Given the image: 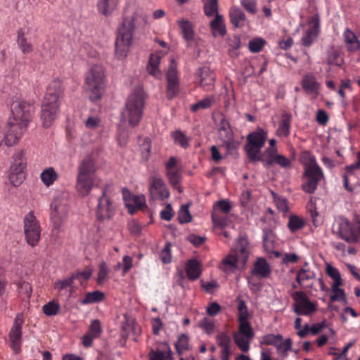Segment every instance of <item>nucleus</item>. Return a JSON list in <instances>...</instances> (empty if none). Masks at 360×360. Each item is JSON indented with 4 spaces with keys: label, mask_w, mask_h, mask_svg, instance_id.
<instances>
[{
    "label": "nucleus",
    "mask_w": 360,
    "mask_h": 360,
    "mask_svg": "<svg viewBox=\"0 0 360 360\" xmlns=\"http://www.w3.org/2000/svg\"><path fill=\"white\" fill-rule=\"evenodd\" d=\"M146 23V16L137 13L123 20L115 41V54L118 58L122 59L127 56L135 27Z\"/></svg>",
    "instance_id": "1"
},
{
    "label": "nucleus",
    "mask_w": 360,
    "mask_h": 360,
    "mask_svg": "<svg viewBox=\"0 0 360 360\" xmlns=\"http://www.w3.org/2000/svg\"><path fill=\"white\" fill-rule=\"evenodd\" d=\"M146 94L141 86L135 87L128 96L121 113V123L136 127L140 122L145 106Z\"/></svg>",
    "instance_id": "2"
},
{
    "label": "nucleus",
    "mask_w": 360,
    "mask_h": 360,
    "mask_svg": "<svg viewBox=\"0 0 360 360\" xmlns=\"http://www.w3.org/2000/svg\"><path fill=\"white\" fill-rule=\"evenodd\" d=\"M63 88L59 79L52 81L48 88L41 107V116L43 125L47 128L56 117L59 107V98Z\"/></svg>",
    "instance_id": "3"
},
{
    "label": "nucleus",
    "mask_w": 360,
    "mask_h": 360,
    "mask_svg": "<svg viewBox=\"0 0 360 360\" xmlns=\"http://www.w3.org/2000/svg\"><path fill=\"white\" fill-rule=\"evenodd\" d=\"M86 91L91 101L101 98L105 88V72L100 65H94L88 70L85 78Z\"/></svg>",
    "instance_id": "4"
},
{
    "label": "nucleus",
    "mask_w": 360,
    "mask_h": 360,
    "mask_svg": "<svg viewBox=\"0 0 360 360\" xmlns=\"http://www.w3.org/2000/svg\"><path fill=\"white\" fill-rule=\"evenodd\" d=\"M248 257L247 241L241 238L239 240L238 244L235 249L222 259L219 268L226 274L232 273L238 269L240 262L245 266Z\"/></svg>",
    "instance_id": "5"
},
{
    "label": "nucleus",
    "mask_w": 360,
    "mask_h": 360,
    "mask_svg": "<svg viewBox=\"0 0 360 360\" xmlns=\"http://www.w3.org/2000/svg\"><path fill=\"white\" fill-rule=\"evenodd\" d=\"M115 189L112 184L105 185L102 189L101 195L98 198L96 210V217L99 220L110 219L115 214L114 202Z\"/></svg>",
    "instance_id": "6"
},
{
    "label": "nucleus",
    "mask_w": 360,
    "mask_h": 360,
    "mask_svg": "<svg viewBox=\"0 0 360 360\" xmlns=\"http://www.w3.org/2000/svg\"><path fill=\"white\" fill-rule=\"evenodd\" d=\"M266 138L267 133L262 129L248 135L245 150L250 162L263 160L264 156L261 155V149L264 146Z\"/></svg>",
    "instance_id": "7"
},
{
    "label": "nucleus",
    "mask_w": 360,
    "mask_h": 360,
    "mask_svg": "<svg viewBox=\"0 0 360 360\" xmlns=\"http://www.w3.org/2000/svg\"><path fill=\"white\" fill-rule=\"evenodd\" d=\"M50 219L55 230L59 232L65 224L68 217V198L58 196L51 204Z\"/></svg>",
    "instance_id": "8"
},
{
    "label": "nucleus",
    "mask_w": 360,
    "mask_h": 360,
    "mask_svg": "<svg viewBox=\"0 0 360 360\" xmlns=\"http://www.w3.org/2000/svg\"><path fill=\"white\" fill-rule=\"evenodd\" d=\"M27 158L23 150H17L13 155L10 167L9 180L14 186H19L25 179Z\"/></svg>",
    "instance_id": "9"
},
{
    "label": "nucleus",
    "mask_w": 360,
    "mask_h": 360,
    "mask_svg": "<svg viewBox=\"0 0 360 360\" xmlns=\"http://www.w3.org/2000/svg\"><path fill=\"white\" fill-rule=\"evenodd\" d=\"M24 233L28 245H37L41 238V226L33 211L29 212L24 217Z\"/></svg>",
    "instance_id": "10"
},
{
    "label": "nucleus",
    "mask_w": 360,
    "mask_h": 360,
    "mask_svg": "<svg viewBox=\"0 0 360 360\" xmlns=\"http://www.w3.org/2000/svg\"><path fill=\"white\" fill-rule=\"evenodd\" d=\"M338 233L340 238L349 243L360 241V221L351 223L347 219L340 217L338 220Z\"/></svg>",
    "instance_id": "11"
},
{
    "label": "nucleus",
    "mask_w": 360,
    "mask_h": 360,
    "mask_svg": "<svg viewBox=\"0 0 360 360\" xmlns=\"http://www.w3.org/2000/svg\"><path fill=\"white\" fill-rule=\"evenodd\" d=\"M304 177L306 181L302 185L303 191L308 193H313L319 182L323 179L324 176L320 167L315 162H311L306 167Z\"/></svg>",
    "instance_id": "12"
},
{
    "label": "nucleus",
    "mask_w": 360,
    "mask_h": 360,
    "mask_svg": "<svg viewBox=\"0 0 360 360\" xmlns=\"http://www.w3.org/2000/svg\"><path fill=\"white\" fill-rule=\"evenodd\" d=\"M11 108L12 116L9 119H13V121L27 126L32 118V104L27 101H15Z\"/></svg>",
    "instance_id": "13"
},
{
    "label": "nucleus",
    "mask_w": 360,
    "mask_h": 360,
    "mask_svg": "<svg viewBox=\"0 0 360 360\" xmlns=\"http://www.w3.org/2000/svg\"><path fill=\"white\" fill-rule=\"evenodd\" d=\"M254 338L253 330L248 321L239 322L238 331L233 334L236 344L243 352H248L250 342Z\"/></svg>",
    "instance_id": "14"
},
{
    "label": "nucleus",
    "mask_w": 360,
    "mask_h": 360,
    "mask_svg": "<svg viewBox=\"0 0 360 360\" xmlns=\"http://www.w3.org/2000/svg\"><path fill=\"white\" fill-rule=\"evenodd\" d=\"M295 303L294 312L297 315L309 316L316 311V306L311 302L305 293L296 291L292 295Z\"/></svg>",
    "instance_id": "15"
},
{
    "label": "nucleus",
    "mask_w": 360,
    "mask_h": 360,
    "mask_svg": "<svg viewBox=\"0 0 360 360\" xmlns=\"http://www.w3.org/2000/svg\"><path fill=\"white\" fill-rule=\"evenodd\" d=\"M27 126L23 123H18L13 121V119H8L7 129L4 134V141L7 146L15 145L22 138L27 129Z\"/></svg>",
    "instance_id": "16"
},
{
    "label": "nucleus",
    "mask_w": 360,
    "mask_h": 360,
    "mask_svg": "<svg viewBox=\"0 0 360 360\" xmlns=\"http://www.w3.org/2000/svg\"><path fill=\"white\" fill-rule=\"evenodd\" d=\"M176 68L177 65L174 59H172L167 70V96L169 99L173 98L179 92V78Z\"/></svg>",
    "instance_id": "17"
},
{
    "label": "nucleus",
    "mask_w": 360,
    "mask_h": 360,
    "mask_svg": "<svg viewBox=\"0 0 360 360\" xmlns=\"http://www.w3.org/2000/svg\"><path fill=\"white\" fill-rule=\"evenodd\" d=\"M24 320L21 314H18L14 320V323L9 333V339L11 347L15 353L20 351L22 344V326Z\"/></svg>",
    "instance_id": "18"
},
{
    "label": "nucleus",
    "mask_w": 360,
    "mask_h": 360,
    "mask_svg": "<svg viewBox=\"0 0 360 360\" xmlns=\"http://www.w3.org/2000/svg\"><path fill=\"white\" fill-rule=\"evenodd\" d=\"M149 191L150 197L153 200H164L169 196V192L163 180L157 175L150 178Z\"/></svg>",
    "instance_id": "19"
},
{
    "label": "nucleus",
    "mask_w": 360,
    "mask_h": 360,
    "mask_svg": "<svg viewBox=\"0 0 360 360\" xmlns=\"http://www.w3.org/2000/svg\"><path fill=\"white\" fill-rule=\"evenodd\" d=\"M122 194L126 206L131 214L137 210L144 206L145 197L143 195H132L130 192L125 188L122 189Z\"/></svg>",
    "instance_id": "20"
},
{
    "label": "nucleus",
    "mask_w": 360,
    "mask_h": 360,
    "mask_svg": "<svg viewBox=\"0 0 360 360\" xmlns=\"http://www.w3.org/2000/svg\"><path fill=\"white\" fill-rule=\"evenodd\" d=\"M199 85L205 91H212L214 89V75L208 67H202L198 69L196 73Z\"/></svg>",
    "instance_id": "21"
},
{
    "label": "nucleus",
    "mask_w": 360,
    "mask_h": 360,
    "mask_svg": "<svg viewBox=\"0 0 360 360\" xmlns=\"http://www.w3.org/2000/svg\"><path fill=\"white\" fill-rule=\"evenodd\" d=\"M271 273V268L266 259L258 257L253 264L251 274L259 278H269Z\"/></svg>",
    "instance_id": "22"
},
{
    "label": "nucleus",
    "mask_w": 360,
    "mask_h": 360,
    "mask_svg": "<svg viewBox=\"0 0 360 360\" xmlns=\"http://www.w3.org/2000/svg\"><path fill=\"white\" fill-rule=\"evenodd\" d=\"M101 333V322L98 319L92 321L88 332L82 338L83 345L86 347L91 346L94 339L100 337Z\"/></svg>",
    "instance_id": "23"
},
{
    "label": "nucleus",
    "mask_w": 360,
    "mask_h": 360,
    "mask_svg": "<svg viewBox=\"0 0 360 360\" xmlns=\"http://www.w3.org/2000/svg\"><path fill=\"white\" fill-rule=\"evenodd\" d=\"M96 177L78 176L77 191L82 196L87 195L96 184Z\"/></svg>",
    "instance_id": "24"
},
{
    "label": "nucleus",
    "mask_w": 360,
    "mask_h": 360,
    "mask_svg": "<svg viewBox=\"0 0 360 360\" xmlns=\"http://www.w3.org/2000/svg\"><path fill=\"white\" fill-rule=\"evenodd\" d=\"M164 53L158 52L152 53L150 56L147 70L148 73L156 78L161 77V71L159 68L160 60L164 56Z\"/></svg>",
    "instance_id": "25"
},
{
    "label": "nucleus",
    "mask_w": 360,
    "mask_h": 360,
    "mask_svg": "<svg viewBox=\"0 0 360 360\" xmlns=\"http://www.w3.org/2000/svg\"><path fill=\"white\" fill-rule=\"evenodd\" d=\"M302 86L308 94L316 96L319 93L320 85L314 76L311 74H307L304 76L302 80Z\"/></svg>",
    "instance_id": "26"
},
{
    "label": "nucleus",
    "mask_w": 360,
    "mask_h": 360,
    "mask_svg": "<svg viewBox=\"0 0 360 360\" xmlns=\"http://www.w3.org/2000/svg\"><path fill=\"white\" fill-rule=\"evenodd\" d=\"M96 168L92 159L87 157L83 160L79 167L78 176L96 177Z\"/></svg>",
    "instance_id": "27"
},
{
    "label": "nucleus",
    "mask_w": 360,
    "mask_h": 360,
    "mask_svg": "<svg viewBox=\"0 0 360 360\" xmlns=\"http://www.w3.org/2000/svg\"><path fill=\"white\" fill-rule=\"evenodd\" d=\"M210 27L214 37L218 35L224 37L226 33V27L222 15L217 13L215 18L210 22Z\"/></svg>",
    "instance_id": "28"
},
{
    "label": "nucleus",
    "mask_w": 360,
    "mask_h": 360,
    "mask_svg": "<svg viewBox=\"0 0 360 360\" xmlns=\"http://www.w3.org/2000/svg\"><path fill=\"white\" fill-rule=\"evenodd\" d=\"M229 16L231 23L236 27H241L245 25L246 17L243 11L239 8L233 6L229 11Z\"/></svg>",
    "instance_id": "29"
},
{
    "label": "nucleus",
    "mask_w": 360,
    "mask_h": 360,
    "mask_svg": "<svg viewBox=\"0 0 360 360\" xmlns=\"http://www.w3.org/2000/svg\"><path fill=\"white\" fill-rule=\"evenodd\" d=\"M118 2L119 0H98V10L103 15H110L116 9Z\"/></svg>",
    "instance_id": "30"
},
{
    "label": "nucleus",
    "mask_w": 360,
    "mask_h": 360,
    "mask_svg": "<svg viewBox=\"0 0 360 360\" xmlns=\"http://www.w3.org/2000/svg\"><path fill=\"white\" fill-rule=\"evenodd\" d=\"M186 271L189 279L198 278L201 274L200 263L196 259H190L186 264Z\"/></svg>",
    "instance_id": "31"
},
{
    "label": "nucleus",
    "mask_w": 360,
    "mask_h": 360,
    "mask_svg": "<svg viewBox=\"0 0 360 360\" xmlns=\"http://www.w3.org/2000/svg\"><path fill=\"white\" fill-rule=\"evenodd\" d=\"M345 42L349 51H354L360 49V41L353 32L346 30L344 32Z\"/></svg>",
    "instance_id": "32"
},
{
    "label": "nucleus",
    "mask_w": 360,
    "mask_h": 360,
    "mask_svg": "<svg viewBox=\"0 0 360 360\" xmlns=\"http://www.w3.org/2000/svg\"><path fill=\"white\" fill-rule=\"evenodd\" d=\"M263 244L264 250L267 253H270L275 248L276 245V236L271 230H264Z\"/></svg>",
    "instance_id": "33"
},
{
    "label": "nucleus",
    "mask_w": 360,
    "mask_h": 360,
    "mask_svg": "<svg viewBox=\"0 0 360 360\" xmlns=\"http://www.w3.org/2000/svg\"><path fill=\"white\" fill-rule=\"evenodd\" d=\"M58 175L53 167H48L43 170L40 179L46 186H51L58 179Z\"/></svg>",
    "instance_id": "34"
},
{
    "label": "nucleus",
    "mask_w": 360,
    "mask_h": 360,
    "mask_svg": "<svg viewBox=\"0 0 360 360\" xmlns=\"http://www.w3.org/2000/svg\"><path fill=\"white\" fill-rule=\"evenodd\" d=\"M291 117L288 113H283L276 134L280 136H288L290 134Z\"/></svg>",
    "instance_id": "35"
},
{
    "label": "nucleus",
    "mask_w": 360,
    "mask_h": 360,
    "mask_svg": "<svg viewBox=\"0 0 360 360\" xmlns=\"http://www.w3.org/2000/svg\"><path fill=\"white\" fill-rule=\"evenodd\" d=\"M219 136L224 141L233 139V134L229 121L223 120L219 129Z\"/></svg>",
    "instance_id": "36"
},
{
    "label": "nucleus",
    "mask_w": 360,
    "mask_h": 360,
    "mask_svg": "<svg viewBox=\"0 0 360 360\" xmlns=\"http://www.w3.org/2000/svg\"><path fill=\"white\" fill-rule=\"evenodd\" d=\"M261 162L266 167H269L274 163H276L283 167H288L290 165V160L285 157L281 155H276L275 156V158L273 159H265L264 158L263 160H262Z\"/></svg>",
    "instance_id": "37"
},
{
    "label": "nucleus",
    "mask_w": 360,
    "mask_h": 360,
    "mask_svg": "<svg viewBox=\"0 0 360 360\" xmlns=\"http://www.w3.org/2000/svg\"><path fill=\"white\" fill-rule=\"evenodd\" d=\"M179 25L182 31L184 38L187 41H191L193 39L194 32L193 26L188 20H181L178 22Z\"/></svg>",
    "instance_id": "38"
},
{
    "label": "nucleus",
    "mask_w": 360,
    "mask_h": 360,
    "mask_svg": "<svg viewBox=\"0 0 360 360\" xmlns=\"http://www.w3.org/2000/svg\"><path fill=\"white\" fill-rule=\"evenodd\" d=\"M17 41L23 53H29L32 51V45L31 43L27 41L22 29H20L18 32Z\"/></svg>",
    "instance_id": "39"
},
{
    "label": "nucleus",
    "mask_w": 360,
    "mask_h": 360,
    "mask_svg": "<svg viewBox=\"0 0 360 360\" xmlns=\"http://www.w3.org/2000/svg\"><path fill=\"white\" fill-rule=\"evenodd\" d=\"M315 278V274L309 269L301 268L297 273L296 281L300 285H303L307 281Z\"/></svg>",
    "instance_id": "40"
},
{
    "label": "nucleus",
    "mask_w": 360,
    "mask_h": 360,
    "mask_svg": "<svg viewBox=\"0 0 360 360\" xmlns=\"http://www.w3.org/2000/svg\"><path fill=\"white\" fill-rule=\"evenodd\" d=\"M105 297V294L99 290H96L86 294L85 298L81 301L83 304L96 303L101 302Z\"/></svg>",
    "instance_id": "41"
},
{
    "label": "nucleus",
    "mask_w": 360,
    "mask_h": 360,
    "mask_svg": "<svg viewBox=\"0 0 360 360\" xmlns=\"http://www.w3.org/2000/svg\"><path fill=\"white\" fill-rule=\"evenodd\" d=\"M214 101L215 96L214 95H211L192 105L191 109L193 112H197L201 109H207L210 108Z\"/></svg>",
    "instance_id": "42"
},
{
    "label": "nucleus",
    "mask_w": 360,
    "mask_h": 360,
    "mask_svg": "<svg viewBox=\"0 0 360 360\" xmlns=\"http://www.w3.org/2000/svg\"><path fill=\"white\" fill-rule=\"evenodd\" d=\"M92 271L89 269H85L82 271H77L73 274L71 278L69 279V287H72V283L75 280H79V283L82 285L83 281L89 279L91 276ZM70 292H73L72 288H71Z\"/></svg>",
    "instance_id": "43"
},
{
    "label": "nucleus",
    "mask_w": 360,
    "mask_h": 360,
    "mask_svg": "<svg viewBox=\"0 0 360 360\" xmlns=\"http://www.w3.org/2000/svg\"><path fill=\"white\" fill-rule=\"evenodd\" d=\"M319 23L316 22L315 25L312 27L308 30L302 38V44L304 46H309L314 39H316L318 33L317 26Z\"/></svg>",
    "instance_id": "44"
},
{
    "label": "nucleus",
    "mask_w": 360,
    "mask_h": 360,
    "mask_svg": "<svg viewBox=\"0 0 360 360\" xmlns=\"http://www.w3.org/2000/svg\"><path fill=\"white\" fill-rule=\"evenodd\" d=\"M205 14L208 17H212L218 13L217 0H203Z\"/></svg>",
    "instance_id": "45"
},
{
    "label": "nucleus",
    "mask_w": 360,
    "mask_h": 360,
    "mask_svg": "<svg viewBox=\"0 0 360 360\" xmlns=\"http://www.w3.org/2000/svg\"><path fill=\"white\" fill-rule=\"evenodd\" d=\"M304 220L296 215L290 216L288 220V226L292 232L302 229L304 226Z\"/></svg>",
    "instance_id": "46"
},
{
    "label": "nucleus",
    "mask_w": 360,
    "mask_h": 360,
    "mask_svg": "<svg viewBox=\"0 0 360 360\" xmlns=\"http://www.w3.org/2000/svg\"><path fill=\"white\" fill-rule=\"evenodd\" d=\"M42 310L46 316H55L60 311V305L55 300H52L44 304Z\"/></svg>",
    "instance_id": "47"
},
{
    "label": "nucleus",
    "mask_w": 360,
    "mask_h": 360,
    "mask_svg": "<svg viewBox=\"0 0 360 360\" xmlns=\"http://www.w3.org/2000/svg\"><path fill=\"white\" fill-rule=\"evenodd\" d=\"M189 204L182 205L178 212V219L181 224L191 221L192 217L188 210Z\"/></svg>",
    "instance_id": "48"
},
{
    "label": "nucleus",
    "mask_w": 360,
    "mask_h": 360,
    "mask_svg": "<svg viewBox=\"0 0 360 360\" xmlns=\"http://www.w3.org/2000/svg\"><path fill=\"white\" fill-rule=\"evenodd\" d=\"M19 294L29 299L32 295V287L28 282L19 281L16 283Z\"/></svg>",
    "instance_id": "49"
},
{
    "label": "nucleus",
    "mask_w": 360,
    "mask_h": 360,
    "mask_svg": "<svg viewBox=\"0 0 360 360\" xmlns=\"http://www.w3.org/2000/svg\"><path fill=\"white\" fill-rule=\"evenodd\" d=\"M172 137L176 143L179 144L184 148H186L189 145V138L187 137L180 131H176L173 133Z\"/></svg>",
    "instance_id": "50"
},
{
    "label": "nucleus",
    "mask_w": 360,
    "mask_h": 360,
    "mask_svg": "<svg viewBox=\"0 0 360 360\" xmlns=\"http://www.w3.org/2000/svg\"><path fill=\"white\" fill-rule=\"evenodd\" d=\"M326 271L327 275L334 280V282H335V285H337V284H342L340 274L336 268L333 267L330 264H327Z\"/></svg>",
    "instance_id": "51"
},
{
    "label": "nucleus",
    "mask_w": 360,
    "mask_h": 360,
    "mask_svg": "<svg viewBox=\"0 0 360 360\" xmlns=\"http://www.w3.org/2000/svg\"><path fill=\"white\" fill-rule=\"evenodd\" d=\"M148 356L150 360H172L170 352L151 350Z\"/></svg>",
    "instance_id": "52"
},
{
    "label": "nucleus",
    "mask_w": 360,
    "mask_h": 360,
    "mask_svg": "<svg viewBox=\"0 0 360 360\" xmlns=\"http://www.w3.org/2000/svg\"><path fill=\"white\" fill-rule=\"evenodd\" d=\"M177 352L181 354L188 349V338L187 335H181L175 344Z\"/></svg>",
    "instance_id": "53"
},
{
    "label": "nucleus",
    "mask_w": 360,
    "mask_h": 360,
    "mask_svg": "<svg viewBox=\"0 0 360 360\" xmlns=\"http://www.w3.org/2000/svg\"><path fill=\"white\" fill-rule=\"evenodd\" d=\"M167 175L171 184L174 187L178 188L181 180L179 171L178 169H170L167 171Z\"/></svg>",
    "instance_id": "54"
},
{
    "label": "nucleus",
    "mask_w": 360,
    "mask_h": 360,
    "mask_svg": "<svg viewBox=\"0 0 360 360\" xmlns=\"http://www.w3.org/2000/svg\"><path fill=\"white\" fill-rule=\"evenodd\" d=\"M218 345L222 349H230L231 338L224 333H219L217 337Z\"/></svg>",
    "instance_id": "55"
},
{
    "label": "nucleus",
    "mask_w": 360,
    "mask_h": 360,
    "mask_svg": "<svg viewBox=\"0 0 360 360\" xmlns=\"http://www.w3.org/2000/svg\"><path fill=\"white\" fill-rule=\"evenodd\" d=\"M340 285H338V284H337V285H335V282H333V283L331 286V290L333 292V295H332L330 296V300L333 302L338 301L341 299L342 300L345 299L344 290L339 288Z\"/></svg>",
    "instance_id": "56"
},
{
    "label": "nucleus",
    "mask_w": 360,
    "mask_h": 360,
    "mask_svg": "<svg viewBox=\"0 0 360 360\" xmlns=\"http://www.w3.org/2000/svg\"><path fill=\"white\" fill-rule=\"evenodd\" d=\"M292 340L290 338H287L285 341L282 340L276 346L278 353L283 354V356H286V352L291 349Z\"/></svg>",
    "instance_id": "57"
},
{
    "label": "nucleus",
    "mask_w": 360,
    "mask_h": 360,
    "mask_svg": "<svg viewBox=\"0 0 360 360\" xmlns=\"http://www.w3.org/2000/svg\"><path fill=\"white\" fill-rule=\"evenodd\" d=\"M264 40L262 38H257L249 42L250 51L252 53H257L262 50L264 45Z\"/></svg>",
    "instance_id": "58"
},
{
    "label": "nucleus",
    "mask_w": 360,
    "mask_h": 360,
    "mask_svg": "<svg viewBox=\"0 0 360 360\" xmlns=\"http://www.w3.org/2000/svg\"><path fill=\"white\" fill-rule=\"evenodd\" d=\"M142 157L143 159L147 160L149 157V153L151 149L150 141L148 138H145L143 139V142L140 143Z\"/></svg>",
    "instance_id": "59"
},
{
    "label": "nucleus",
    "mask_w": 360,
    "mask_h": 360,
    "mask_svg": "<svg viewBox=\"0 0 360 360\" xmlns=\"http://www.w3.org/2000/svg\"><path fill=\"white\" fill-rule=\"evenodd\" d=\"M199 326L207 333H211L214 328L213 320L207 318H203L200 322Z\"/></svg>",
    "instance_id": "60"
},
{
    "label": "nucleus",
    "mask_w": 360,
    "mask_h": 360,
    "mask_svg": "<svg viewBox=\"0 0 360 360\" xmlns=\"http://www.w3.org/2000/svg\"><path fill=\"white\" fill-rule=\"evenodd\" d=\"M243 7L250 13L255 14L257 12V4L254 0H240Z\"/></svg>",
    "instance_id": "61"
},
{
    "label": "nucleus",
    "mask_w": 360,
    "mask_h": 360,
    "mask_svg": "<svg viewBox=\"0 0 360 360\" xmlns=\"http://www.w3.org/2000/svg\"><path fill=\"white\" fill-rule=\"evenodd\" d=\"M108 274V268L105 262H103L100 264L99 272L98 274V283L101 284L106 279Z\"/></svg>",
    "instance_id": "62"
},
{
    "label": "nucleus",
    "mask_w": 360,
    "mask_h": 360,
    "mask_svg": "<svg viewBox=\"0 0 360 360\" xmlns=\"http://www.w3.org/2000/svg\"><path fill=\"white\" fill-rule=\"evenodd\" d=\"M283 340L281 335H268L264 337V342L266 345H274L275 347Z\"/></svg>",
    "instance_id": "63"
},
{
    "label": "nucleus",
    "mask_w": 360,
    "mask_h": 360,
    "mask_svg": "<svg viewBox=\"0 0 360 360\" xmlns=\"http://www.w3.org/2000/svg\"><path fill=\"white\" fill-rule=\"evenodd\" d=\"M170 243H167L165 246L164 249L162 250L160 253V259L162 262L165 264H168L171 262L172 256L170 252Z\"/></svg>",
    "instance_id": "64"
}]
</instances>
